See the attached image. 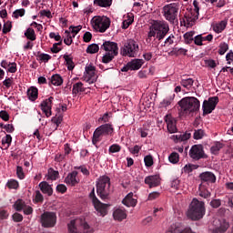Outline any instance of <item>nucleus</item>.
<instances>
[{"label": "nucleus", "instance_id": "nucleus-30", "mask_svg": "<svg viewBox=\"0 0 233 233\" xmlns=\"http://www.w3.org/2000/svg\"><path fill=\"white\" fill-rule=\"evenodd\" d=\"M74 37H76L74 34H72L69 30H66L65 36H64L65 45H66L67 46H70V45L74 43Z\"/></svg>", "mask_w": 233, "mask_h": 233}, {"label": "nucleus", "instance_id": "nucleus-23", "mask_svg": "<svg viewBox=\"0 0 233 233\" xmlns=\"http://www.w3.org/2000/svg\"><path fill=\"white\" fill-rule=\"evenodd\" d=\"M145 183L146 185H148L149 188H152L154 187H158L159 183H161V179L157 175L149 176L145 178Z\"/></svg>", "mask_w": 233, "mask_h": 233}, {"label": "nucleus", "instance_id": "nucleus-5", "mask_svg": "<svg viewBox=\"0 0 233 233\" xmlns=\"http://www.w3.org/2000/svg\"><path fill=\"white\" fill-rule=\"evenodd\" d=\"M101 50L106 52L102 57V63L107 64L110 63L116 56H117L119 47H117V44L116 42L107 41L102 45Z\"/></svg>", "mask_w": 233, "mask_h": 233}, {"label": "nucleus", "instance_id": "nucleus-52", "mask_svg": "<svg viewBox=\"0 0 233 233\" xmlns=\"http://www.w3.org/2000/svg\"><path fill=\"white\" fill-rule=\"evenodd\" d=\"M12 30V22L10 21H7L4 24V26H3V34H8V32H10Z\"/></svg>", "mask_w": 233, "mask_h": 233}, {"label": "nucleus", "instance_id": "nucleus-3", "mask_svg": "<svg viewBox=\"0 0 233 233\" xmlns=\"http://www.w3.org/2000/svg\"><path fill=\"white\" fill-rule=\"evenodd\" d=\"M168 24L166 22H155L149 28L148 37H157L158 41H161L168 34Z\"/></svg>", "mask_w": 233, "mask_h": 233}, {"label": "nucleus", "instance_id": "nucleus-34", "mask_svg": "<svg viewBox=\"0 0 233 233\" xmlns=\"http://www.w3.org/2000/svg\"><path fill=\"white\" fill-rule=\"evenodd\" d=\"M180 85L184 88H187V90H190L191 86H194V79H192V78L182 79L180 81Z\"/></svg>", "mask_w": 233, "mask_h": 233}, {"label": "nucleus", "instance_id": "nucleus-44", "mask_svg": "<svg viewBox=\"0 0 233 233\" xmlns=\"http://www.w3.org/2000/svg\"><path fill=\"white\" fill-rule=\"evenodd\" d=\"M194 139H203L205 137V131L203 129H196L193 134Z\"/></svg>", "mask_w": 233, "mask_h": 233}, {"label": "nucleus", "instance_id": "nucleus-46", "mask_svg": "<svg viewBox=\"0 0 233 233\" xmlns=\"http://www.w3.org/2000/svg\"><path fill=\"white\" fill-rule=\"evenodd\" d=\"M168 159L170 163H173L174 165H176V163H179V154L173 152L168 157Z\"/></svg>", "mask_w": 233, "mask_h": 233}, {"label": "nucleus", "instance_id": "nucleus-36", "mask_svg": "<svg viewBox=\"0 0 233 233\" xmlns=\"http://www.w3.org/2000/svg\"><path fill=\"white\" fill-rule=\"evenodd\" d=\"M50 81L54 86H61L63 85V78L59 75H54Z\"/></svg>", "mask_w": 233, "mask_h": 233}, {"label": "nucleus", "instance_id": "nucleus-12", "mask_svg": "<svg viewBox=\"0 0 233 233\" xmlns=\"http://www.w3.org/2000/svg\"><path fill=\"white\" fill-rule=\"evenodd\" d=\"M83 79L86 81V83L94 85V83L97 81V76H96V66L92 65L86 66Z\"/></svg>", "mask_w": 233, "mask_h": 233}, {"label": "nucleus", "instance_id": "nucleus-26", "mask_svg": "<svg viewBox=\"0 0 233 233\" xmlns=\"http://www.w3.org/2000/svg\"><path fill=\"white\" fill-rule=\"evenodd\" d=\"M145 65V60L143 59H132L130 62H128V66L130 67V70H139L141 66Z\"/></svg>", "mask_w": 233, "mask_h": 233}, {"label": "nucleus", "instance_id": "nucleus-10", "mask_svg": "<svg viewBox=\"0 0 233 233\" xmlns=\"http://www.w3.org/2000/svg\"><path fill=\"white\" fill-rule=\"evenodd\" d=\"M90 198L93 201V205L95 209L97 212V216H102V218H105L108 214V204H103L97 198H96V192L93 188L90 193Z\"/></svg>", "mask_w": 233, "mask_h": 233}, {"label": "nucleus", "instance_id": "nucleus-6", "mask_svg": "<svg viewBox=\"0 0 233 233\" xmlns=\"http://www.w3.org/2000/svg\"><path fill=\"white\" fill-rule=\"evenodd\" d=\"M96 192L101 199H106L110 195V178L106 176H102L96 181Z\"/></svg>", "mask_w": 233, "mask_h": 233}, {"label": "nucleus", "instance_id": "nucleus-24", "mask_svg": "<svg viewBox=\"0 0 233 233\" xmlns=\"http://www.w3.org/2000/svg\"><path fill=\"white\" fill-rule=\"evenodd\" d=\"M65 183H66V185H70L71 187H76V185L79 183V180H77V172L73 171L68 174L67 177L65 178Z\"/></svg>", "mask_w": 233, "mask_h": 233}, {"label": "nucleus", "instance_id": "nucleus-64", "mask_svg": "<svg viewBox=\"0 0 233 233\" xmlns=\"http://www.w3.org/2000/svg\"><path fill=\"white\" fill-rule=\"evenodd\" d=\"M191 134L190 133H188V132H186V133H184V134H180V141H187V139L189 138V137H191Z\"/></svg>", "mask_w": 233, "mask_h": 233}, {"label": "nucleus", "instance_id": "nucleus-35", "mask_svg": "<svg viewBox=\"0 0 233 233\" xmlns=\"http://www.w3.org/2000/svg\"><path fill=\"white\" fill-rule=\"evenodd\" d=\"M86 88L81 82H77L73 85V94L76 96V94H81V92H85Z\"/></svg>", "mask_w": 233, "mask_h": 233}, {"label": "nucleus", "instance_id": "nucleus-62", "mask_svg": "<svg viewBox=\"0 0 233 233\" xmlns=\"http://www.w3.org/2000/svg\"><path fill=\"white\" fill-rule=\"evenodd\" d=\"M13 219H14V221H15V223H19V222L23 221V215H21L19 213H15L13 215Z\"/></svg>", "mask_w": 233, "mask_h": 233}, {"label": "nucleus", "instance_id": "nucleus-42", "mask_svg": "<svg viewBox=\"0 0 233 233\" xmlns=\"http://www.w3.org/2000/svg\"><path fill=\"white\" fill-rule=\"evenodd\" d=\"M86 52L87 54H97L99 52V46L97 44H92L88 46Z\"/></svg>", "mask_w": 233, "mask_h": 233}, {"label": "nucleus", "instance_id": "nucleus-41", "mask_svg": "<svg viewBox=\"0 0 233 233\" xmlns=\"http://www.w3.org/2000/svg\"><path fill=\"white\" fill-rule=\"evenodd\" d=\"M185 43L190 45L194 41V31L187 32L184 35Z\"/></svg>", "mask_w": 233, "mask_h": 233}, {"label": "nucleus", "instance_id": "nucleus-47", "mask_svg": "<svg viewBox=\"0 0 233 233\" xmlns=\"http://www.w3.org/2000/svg\"><path fill=\"white\" fill-rule=\"evenodd\" d=\"M14 208L16 209L18 212L23 210V208H25V201H23L22 199L16 200L14 204Z\"/></svg>", "mask_w": 233, "mask_h": 233}, {"label": "nucleus", "instance_id": "nucleus-54", "mask_svg": "<svg viewBox=\"0 0 233 233\" xmlns=\"http://www.w3.org/2000/svg\"><path fill=\"white\" fill-rule=\"evenodd\" d=\"M12 85H14V78L13 77L5 78L3 81V86H5V88H10V86H12Z\"/></svg>", "mask_w": 233, "mask_h": 233}, {"label": "nucleus", "instance_id": "nucleus-56", "mask_svg": "<svg viewBox=\"0 0 233 233\" xmlns=\"http://www.w3.org/2000/svg\"><path fill=\"white\" fill-rule=\"evenodd\" d=\"M194 43L198 46H203V35H198L195 36Z\"/></svg>", "mask_w": 233, "mask_h": 233}, {"label": "nucleus", "instance_id": "nucleus-48", "mask_svg": "<svg viewBox=\"0 0 233 233\" xmlns=\"http://www.w3.org/2000/svg\"><path fill=\"white\" fill-rule=\"evenodd\" d=\"M144 163L146 167H152L154 165V157L151 155H147L144 157Z\"/></svg>", "mask_w": 233, "mask_h": 233}, {"label": "nucleus", "instance_id": "nucleus-31", "mask_svg": "<svg viewBox=\"0 0 233 233\" xmlns=\"http://www.w3.org/2000/svg\"><path fill=\"white\" fill-rule=\"evenodd\" d=\"M37 87L32 86L27 90V97L30 99V101H35V99H37Z\"/></svg>", "mask_w": 233, "mask_h": 233}, {"label": "nucleus", "instance_id": "nucleus-20", "mask_svg": "<svg viewBox=\"0 0 233 233\" xmlns=\"http://www.w3.org/2000/svg\"><path fill=\"white\" fill-rule=\"evenodd\" d=\"M199 178L204 185H208V183H216V175L210 171L201 173L199 175Z\"/></svg>", "mask_w": 233, "mask_h": 233}, {"label": "nucleus", "instance_id": "nucleus-28", "mask_svg": "<svg viewBox=\"0 0 233 233\" xmlns=\"http://www.w3.org/2000/svg\"><path fill=\"white\" fill-rule=\"evenodd\" d=\"M227 25H228L227 20H222L218 23H216L213 25V30H214V32H216V34H221V32H223V30H225V28H227Z\"/></svg>", "mask_w": 233, "mask_h": 233}, {"label": "nucleus", "instance_id": "nucleus-55", "mask_svg": "<svg viewBox=\"0 0 233 233\" xmlns=\"http://www.w3.org/2000/svg\"><path fill=\"white\" fill-rule=\"evenodd\" d=\"M6 186L8 187V188L15 189L19 187V182H17V180H9Z\"/></svg>", "mask_w": 233, "mask_h": 233}, {"label": "nucleus", "instance_id": "nucleus-33", "mask_svg": "<svg viewBox=\"0 0 233 233\" xmlns=\"http://www.w3.org/2000/svg\"><path fill=\"white\" fill-rule=\"evenodd\" d=\"M133 23H134V16L132 15V14H127V19L124 20L122 23V28L124 30H127V28H128V26H130V25H132Z\"/></svg>", "mask_w": 233, "mask_h": 233}, {"label": "nucleus", "instance_id": "nucleus-45", "mask_svg": "<svg viewBox=\"0 0 233 233\" xmlns=\"http://www.w3.org/2000/svg\"><path fill=\"white\" fill-rule=\"evenodd\" d=\"M228 50V44L221 43L218 46L219 56H225L226 52Z\"/></svg>", "mask_w": 233, "mask_h": 233}, {"label": "nucleus", "instance_id": "nucleus-19", "mask_svg": "<svg viewBox=\"0 0 233 233\" xmlns=\"http://www.w3.org/2000/svg\"><path fill=\"white\" fill-rule=\"evenodd\" d=\"M167 123V131L169 134H176L177 132V127L176 126V118L172 115H167L165 117Z\"/></svg>", "mask_w": 233, "mask_h": 233}, {"label": "nucleus", "instance_id": "nucleus-61", "mask_svg": "<svg viewBox=\"0 0 233 233\" xmlns=\"http://www.w3.org/2000/svg\"><path fill=\"white\" fill-rule=\"evenodd\" d=\"M210 205L213 208H219V207H221V200L220 199H213V200H211Z\"/></svg>", "mask_w": 233, "mask_h": 233}, {"label": "nucleus", "instance_id": "nucleus-2", "mask_svg": "<svg viewBox=\"0 0 233 233\" xmlns=\"http://www.w3.org/2000/svg\"><path fill=\"white\" fill-rule=\"evenodd\" d=\"M205 202L198 198H193L187 211V216L189 219H192V221H198L202 219L203 216H205Z\"/></svg>", "mask_w": 233, "mask_h": 233}, {"label": "nucleus", "instance_id": "nucleus-17", "mask_svg": "<svg viewBox=\"0 0 233 233\" xmlns=\"http://www.w3.org/2000/svg\"><path fill=\"white\" fill-rule=\"evenodd\" d=\"M54 101V97L50 96L49 98L42 101L40 104V108L42 112H44L46 117H50L52 116V103Z\"/></svg>", "mask_w": 233, "mask_h": 233}, {"label": "nucleus", "instance_id": "nucleus-63", "mask_svg": "<svg viewBox=\"0 0 233 233\" xmlns=\"http://www.w3.org/2000/svg\"><path fill=\"white\" fill-rule=\"evenodd\" d=\"M226 61H228V65L233 63V52L229 51L226 56Z\"/></svg>", "mask_w": 233, "mask_h": 233}, {"label": "nucleus", "instance_id": "nucleus-37", "mask_svg": "<svg viewBox=\"0 0 233 233\" xmlns=\"http://www.w3.org/2000/svg\"><path fill=\"white\" fill-rule=\"evenodd\" d=\"M59 177V171L54 170V168L50 167L48 169V174H47V179H51V181H56Z\"/></svg>", "mask_w": 233, "mask_h": 233}, {"label": "nucleus", "instance_id": "nucleus-4", "mask_svg": "<svg viewBox=\"0 0 233 233\" xmlns=\"http://www.w3.org/2000/svg\"><path fill=\"white\" fill-rule=\"evenodd\" d=\"M68 233H94V228H90L82 218H76L67 225Z\"/></svg>", "mask_w": 233, "mask_h": 233}, {"label": "nucleus", "instance_id": "nucleus-14", "mask_svg": "<svg viewBox=\"0 0 233 233\" xmlns=\"http://www.w3.org/2000/svg\"><path fill=\"white\" fill-rule=\"evenodd\" d=\"M228 227L230 225L227 220L216 218L213 220V228L211 230L213 233H224L228 230Z\"/></svg>", "mask_w": 233, "mask_h": 233}, {"label": "nucleus", "instance_id": "nucleus-15", "mask_svg": "<svg viewBox=\"0 0 233 233\" xmlns=\"http://www.w3.org/2000/svg\"><path fill=\"white\" fill-rule=\"evenodd\" d=\"M193 6L194 10L185 15V19L188 25H192V23H195L199 19V3L195 0L193 2Z\"/></svg>", "mask_w": 233, "mask_h": 233}, {"label": "nucleus", "instance_id": "nucleus-25", "mask_svg": "<svg viewBox=\"0 0 233 233\" xmlns=\"http://www.w3.org/2000/svg\"><path fill=\"white\" fill-rule=\"evenodd\" d=\"M38 187L43 194H46L47 196H52V194H54L52 186H50L46 181L41 182Z\"/></svg>", "mask_w": 233, "mask_h": 233}, {"label": "nucleus", "instance_id": "nucleus-38", "mask_svg": "<svg viewBox=\"0 0 233 233\" xmlns=\"http://www.w3.org/2000/svg\"><path fill=\"white\" fill-rule=\"evenodd\" d=\"M25 35L30 41H35V39H36L35 31L31 27L26 29Z\"/></svg>", "mask_w": 233, "mask_h": 233}, {"label": "nucleus", "instance_id": "nucleus-32", "mask_svg": "<svg viewBox=\"0 0 233 233\" xmlns=\"http://www.w3.org/2000/svg\"><path fill=\"white\" fill-rule=\"evenodd\" d=\"M11 144H12V136L6 135L5 137L2 138V148L4 150H8Z\"/></svg>", "mask_w": 233, "mask_h": 233}, {"label": "nucleus", "instance_id": "nucleus-8", "mask_svg": "<svg viewBox=\"0 0 233 233\" xmlns=\"http://www.w3.org/2000/svg\"><path fill=\"white\" fill-rule=\"evenodd\" d=\"M164 17L169 23H176L177 21V14H179V4L172 3L163 7Z\"/></svg>", "mask_w": 233, "mask_h": 233}, {"label": "nucleus", "instance_id": "nucleus-40", "mask_svg": "<svg viewBox=\"0 0 233 233\" xmlns=\"http://www.w3.org/2000/svg\"><path fill=\"white\" fill-rule=\"evenodd\" d=\"M25 14H26V10H25V8L16 9L13 12V17L15 19H19V17L25 16Z\"/></svg>", "mask_w": 233, "mask_h": 233}, {"label": "nucleus", "instance_id": "nucleus-57", "mask_svg": "<svg viewBox=\"0 0 233 233\" xmlns=\"http://www.w3.org/2000/svg\"><path fill=\"white\" fill-rule=\"evenodd\" d=\"M173 52H175L177 56H187V52H188V50L183 47H180V48L176 47Z\"/></svg>", "mask_w": 233, "mask_h": 233}, {"label": "nucleus", "instance_id": "nucleus-13", "mask_svg": "<svg viewBox=\"0 0 233 233\" xmlns=\"http://www.w3.org/2000/svg\"><path fill=\"white\" fill-rule=\"evenodd\" d=\"M57 217H56V213L54 212H45L41 216V223L46 228H52L56 225V221Z\"/></svg>", "mask_w": 233, "mask_h": 233}, {"label": "nucleus", "instance_id": "nucleus-43", "mask_svg": "<svg viewBox=\"0 0 233 233\" xmlns=\"http://www.w3.org/2000/svg\"><path fill=\"white\" fill-rule=\"evenodd\" d=\"M64 59L67 65V69L74 70L75 66H74V61H72V57H70V56H68V55H65Z\"/></svg>", "mask_w": 233, "mask_h": 233}, {"label": "nucleus", "instance_id": "nucleus-21", "mask_svg": "<svg viewBox=\"0 0 233 233\" xmlns=\"http://www.w3.org/2000/svg\"><path fill=\"white\" fill-rule=\"evenodd\" d=\"M113 218L115 221H123L127 219V210L122 208H115L113 209Z\"/></svg>", "mask_w": 233, "mask_h": 233}, {"label": "nucleus", "instance_id": "nucleus-22", "mask_svg": "<svg viewBox=\"0 0 233 233\" xmlns=\"http://www.w3.org/2000/svg\"><path fill=\"white\" fill-rule=\"evenodd\" d=\"M123 205H125V207H136V205H137V198H134V193L130 192L128 193L125 198L122 200Z\"/></svg>", "mask_w": 233, "mask_h": 233}, {"label": "nucleus", "instance_id": "nucleus-53", "mask_svg": "<svg viewBox=\"0 0 233 233\" xmlns=\"http://www.w3.org/2000/svg\"><path fill=\"white\" fill-rule=\"evenodd\" d=\"M38 59L39 61H43L44 63H48V61L52 59V56H50V55L48 54H41L38 56Z\"/></svg>", "mask_w": 233, "mask_h": 233}, {"label": "nucleus", "instance_id": "nucleus-51", "mask_svg": "<svg viewBox=\"0 0 233 233\" xmlns=\"http://www.w3.org/2000/svg\"><path fill=\"white\" fill-rule=\"evenodd\" d=\"M194 169H196V166L187 164L183 167L182 172H184V174H190V172H192Z\"/></svg>", "mask_w": 233, "mask_h": 233}, {"label": "nucleus", "instance_id": "nucleus-27", "mask_svg": "<svg viewBox=\"0 0 233 233\" xmlns=\"http://www.w3.org/2000/svg\"><path fill=\"white\" fill-rule=\"evenodd\" d=\"M198 195L200 198H204V199H207V198H210L211 194L208 190H207V184L201 183L198 187Z\"/></svg>", "mask_w": 233, "mask_h": 233}, {"label": "nucleus", "instance_id": "nucleus-11", "mask_svg": "<svg viewBox=\"0 0 233 233\" xmlns=\"http://www.w3.org/2000/svg\"><path fill=\"white\" fill-rule=\"evenodd\" d=\"M113 133L114 127L111 124L102 125L95 130L93 135V143L99 141V137H101V136H109V134Z\"/></svg>", "mask_w": 233, "mask_h": 233}, {"label": "nucleus", "instance_id": "nucleus-58", "mask_svg": "<svg viewBox=\"0 0 233 233\" xmlns=\"http://www.w3.org/2000/svg\"><path fill=\"white\" fill-rule=\"evenodd\" d=\"M16 175H17V177L19 179H25V172L23 171V167H16Z\"/></svg>", "mask_w": 233, "mask_h": 233}, {"label": "nucleus", "instance_id": "nucleus-49", "mask_svg": "<svg viewBox=\"0 0 233 233\" xmlns=\"http://www.w3.org/2000/svg\"><path fill=\"white\" fill-rule=\"evenodd\" d=\"M83 28L82 25H76V26H70L69 27V32L73 34V35H77V34H79V32H81V29Z\"/></svg>", "mask_w": 233, "mask_h": 233}, {"label": "nucleus", "instance_id": "nucleus-59", "mask_svg": "<svg viewBox=\"0 0 233 233\" xmlns=\"http://www.w3.org/2000/svg\"><path fill=\"white\" fill-rule=\"evenodd\" d=\"M141 151V146L136 145L134 147L129 148V152L131 154H134L135 156H137L139 152Z\"/></svg>", "mask_w": 233, "mask_h": 233}, {"label": "nucleus", "instance_id": "nucleus-29", "mask_svg": "<svg viewBox=\"0 0 233 233\" xmlns=\"http://www.w3.org/2000/svg\"><path fill=\"white\" fill-rule=\"evenodd\" d=\"M93 4L100 8H109L112 6V0H94Z\"/></svg>", "mask_w": 233, "mask_h": 233}, {"label": "nucleus", "instance_id": "nucleus-39", "mask_svg": "<svg viewBox=\"0 0 233 233\" xmlns=\"http://www.w3.org/2000/svg\"><path fill=\"white\" fill-rule=\"evenodd\" d=\"M221 148H223V144L220 142H216L210 148L211 154L218 156Z\"/></svg>", "mask_w": 233, "mask_h": 233}, {"label": "nucleus", "instance_id": "nucleus-1", "mask_svg": "<svg viewBox=\"0 0 233 233\" xmlns=\"http://www.w3.org/2000/svg\"><path fill=\"white\" fill-rule=\"evenodd\" d=\"M178 105L180 106L179 112L181 116H190V114H194V112H198L199 110V100L194 96H187L182 98Z\"/></svg>", "mask_w": 233, "mask_h": 233}, {"label": "nucleus", "instance_id": "nucleus-16", "mask_svg": "<svg viewBox=\"0 0 233 233\" xmlns=\"http://www.w3.org/2000/svg\"><path fill=\"white\" fill-rule=\"evenodd\" d=\"M205 156V152L203 151V146L201 145H195L189 150V157L191 159H195V161H198Z\"/></svg>", "mask_w": 233, "mask_h": 233}, {"label": "nucleus", "instance_id": "nucleus-50", "mask_svg": "<svg viewBox=\"0 0 233 233\" xmlns=\"http://www.w3.org/2000/svg\"><path fill=\"white\" fill-rule=\"evenodd\" d=\"M204 63L206 66H208V68H216L218 66V64L216 63V61L212 59L204 60Z\"/></svg>", "mask_w": 233, "mask_h": 233}, {"label": "nucleus", "instance_id": "nucleus-60", "mask_svg": "<svg viewBox=\"0 0 233 233\" xmlns=\"http://www.w3.org/2000/svg\"><path fill=\"white\" fill-rule=\"evenodd\" d=\"M120 150H121V146L117 144H114L109 147V152H111L112 154L116 152H119Z\"/></svg>", "mask_w": 233, "mask_h": 233}, {"label": "nucleus", "instance_id": "nucleus-18", "mask_svg": "<svg viewBox=\"0 0 233 233\" xmlns=\"http://www.w3.org/2000/svg\"><path fill=\"white\" fill-rule=\"evenodd\" d=\"M216 105H218V97H210L208 100H205L203 103L204 114H212Z\"/></svg>", "mask_w": 233, "mask_h": 233}, {"label": "nucleus", "instance_id": "nucleus-7", "mask_svg": "<svg viewBox=\"0 0 233 233\" xmlns=\"http://www.w3.org/2000/svg\"><path fill=\"white\" fill-rule=\"evenodd\" d=\"M110 18L105 15L94 16L91 20V25L96 32L105 34L110 28Z\"/></svg>", "mask_w": 233, "mask_h": 233}, {"label": "nucleus", "instance_id": "nucleus-9", "mask_svg": "<svg viewBox=\"0 0 233 233\" xmlns=\"http://www.w3.org/2000/svg\"><path fill=\"white\" fill-rule=\"evenodd\" d=\"M139 52V45L136 40L129 39L124 45L122 49V56H127V57H136Z\"/></svg>", "mask_w": 233, "mask_h": 233}]
</instances>
